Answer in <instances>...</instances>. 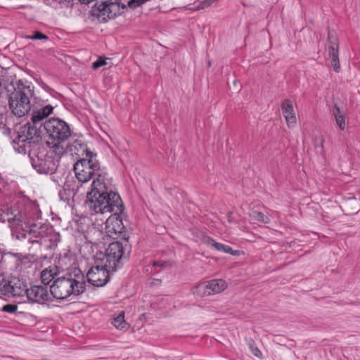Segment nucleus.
I'll list each match as a JSON object with an SVG mask.
<instances>
[{
    "label": "nucleus",
    "mask_w": 360,
    "mask_h": 360,
    "mask_svg": "<svg viewBox=\"0 0 360 360\" xmlns=\"http://www.w3.org/2000/svg\"><path fill=\"white\" fill-rule=\"evenodd\" d=\"M86 203L89 210L102 215L111 214L105 223V230L110 238H115L124 231V225L120 214L124 211V205L118 193L115 192L104 176L91 184L87 192Z\"/></svg>",
    "instance_id": "1"
},
{
    "label": "nucleus",
    "mask_w": 360,
    "mask_h": 360,
    "mask_svg": "<svg viewBox=\"0 0 360 360\" xmlns=\"http://www.w3.org/2000/svg\"><path fill=\"white\" fill-rule=\"evenodd\" d=\"M12 230V236L18 240H25L27 248L30 250L32 245L39 248L46 242L47 228L38 226L32 222L31 217L27 212H18L7 219Z\"/></svg>",
    "instance_id": "2"
},
{
    "label": "nucleus",
    "mask_w": 360,
    "mask_h": 360,
    "mask_svg": "<svg viewBox=\"0 0 360 360\" xmlns=\"http://www.w3.org/2000/svg\"><path fill=\"white\" fill-rule=\"evenodd\" d=\"M84 290L85 277L77 268H73L64 276L57 278L50 286L52 297L57 300H65L71 295L77 296Z\"/></svg>",
    "instance_id": "3"
},
{
    "label": "nucleus",
    "mask_w": 360,
    "mask_h": 360,
    "mask_svg": "<svg viewBox=\"0 0 360 360\" xmlns=\"http://www.w3.org/2000/svg\"><path fill=\"white\" fill-rule=\"evenodd\" d=\"M13 90L8 95V106L12 113L22 117L31 110V98L34 95V87L27 81L18 79L11 83Z\"/></svg>",
    "instance_id": "4"
},
{
    "label": "nucleus",
    "mask_w": 360,
    "mask_h": 360,
    "mask_svg": "<svg viewBox=\"0 0 360 360\" xmlns=\"http://www.w3.org/2000/svg\"><path fill=\"white\" fill-rule=\"evenodd\" d=\"M41 130L33 123H27L21 127L17 137L12 141L14 150L22 154L38 150L39 145L41 142Z\"/></svg>",
    "instance_id": "5"
},
{
    "label": "nucleus",
    "mask_w": 360,
    "mask_h": 360,
    "mask_svg": "<svg viewBox=\"0 0 360 360\" xmlns=\"http://www.w3.org/2000/svg\"><path fill=\"white\" fill-rule=\"evenodd\" d=\"M86 158L79 160L74 165V171L75 176L82 184L87 183L94 176L96 177L93 180L92 183L97 180L100 176H104L105 181L111 184V179L108 178L105 172L100 169L98 162L94 158V155L90 150L86 152Z\"/></svg>",
    "instance_id": "6"
},
{
    "label": "nucleus",
    "mask_w": 360,
    "mask_h": 360,
    "mask_svg": "<svg viewBox=\"0 0 360 360\" xmlns=\"http://www.w3.org/2000/svg\"><path fill=\"white\" fill-rule=\"evenodd\" d=\"M130 255V248L124 247L122 243L116 241L111 243L105 250V253L100 254L96 259L104 264V266L110 268L112 271L120 269Z\"/></svg>",
    "instance_id": "7"
},
{
    "label": "nucleus",
    "mask_w": 360,
    "mask_h": 360,
    "mask_svg": "<svg viewBox=\"0 0 360 360\" xmlns=\"http://www.w3.org/2000/svg\"><path fill=\"white\" fill-rule=\"evenodd\" d=\"M29 158L34 169L44 174H52L56 172L58 167V160L52 155L43 152H29Z\"/></svg>",
    "instance_id": "8"
},
{
    "label": "nucleus",
    "mask_w": 360,
    "mask_h": 360,
    "mask_svg": "<svg viewBox=\"0 0 360 360\" xmlns=\"http://www.w3.org/2000/svg\"><path fill=\"white\" fill-rule=\"evenodd\" d=\"M44 128L49 136L55 141H65L70 134L68 124L58 118H51L44 123Z\"/></svg>",
    "instance_id": "9"
},
{
    "label": "nucleus",
    "mask_w": 360,
    "mask_h": 360,
    "mask_svg": "<svg viewBox=\"0 0 360 360\" xmlns=\"http://www.w3.org/2000/svg\"><path fill=\"white\" fill-rule=\"evenodd\" d=\"M113 272L110 268L104 266V264L96 259V264L92 266L86 274L87 281L92 285L102 287L109 281V274Z\"/></svg>",
    "instance_id": "10"
},
{
    "label": "nucleus",
    "mask_w": 360,
    "mask_h": 360,
    "mask_svg": "<svg viewBox=\"0 0 360 360\" xmlns=\"http://www.w3.org/2000/svg\"><path fill=\"white\" fill-rule=\"evenodd\" d=\"M125 4H122V6L117 1H102L93 10L94 15L98 18H101L103 20H107L115 18L118 13H120V8H124Z\"/></svg>",
    "instance_id": "11"
},
{
    "label": "nucleus",
    "mask_w": 360,
    "mask_h": 360,
    "mask_svg": "<svg viewBox=\"0 0 360 360\" xmlns=\"http://www.w3.org/2000/svg\"><path fill=\"white\" fill-rule=\"evenodd\" d=\"M26 297L30 302L41 304L52 301L53 298L51 291L41 285H34L28 288Z\"/></svg>",
    "instance_id": "12"
},
{
    "label": "nucleus",
    "mask_w": 360,
    "mask_h": 360,
    "mask_svg": "<svg viewBox=\"0 0 360 360\" xmlns=\"http://www.w3.org/2000/svg\"><path fill=\"white\" fill-rule=\"evenodd\" d=\"M328 55L331 65L335 72H339L340 69L339 56H338V41L335 34L331 31L328 32Z\"/></svg>",
    "instance_id": "13"
},
{
    "label": "nucleus",
    "mask_w": 360,
    "mask_h": 360,
    "mask_svg": "<svg viewBox=\"0 0 360 360\" xmlns=\"http://www.w3.org/2000/svg\"><path fill=\"white\" fill-rule=\"evenodd\" d=\"M28 288L25 281L17 278H13L8 282L6 295L8 297H22L27 295Z\"/></svg>",
    "instance_id": "14"
},
{
    "label": "nucleus",
    "mask_w": 360,
    "mask_h": 360,
    "mask_svg": "<svg viewBox=\"0 0 360 360\" xmlns=\"http://www.w3.org/2000/svg\"><path fill=\"white\" fill-rule=\"evenodd\" d=\"M200 240L203 244L212 248V249L217 251L222 252L232 255H239L238 250H233L230 246L224 245L223 243H218L215 241L213 238L205 234L202 235Z\"/></svg>",
    "instance_id": "15"
},
{
    "label": "nucleus",
    "mask_w": 360,
    "mask_h": 360,
    "mask_svg": "<svg viewBox=\"0 0 360 360\" xmlns=\"http://www.w3.org/2000/svg\"><path fill=\"white\" fill-rule=\"evenodd\" d=\"M281 110L287 125L289 127L294 126L296 123L297 119L293 109L292 103L288 99L284 100L281 104Z\"/></svg>",
    "instance_id": "16"
},
{
    "label": "nucleus",
    "mask_w": 360,
    "mask_h": 360,
    "mask_svg": "<svg viewBox=\"0 0 360 360\" xmlns=\"http://www.w3.org/2000/svg\"><path fill=\"white\" fill-rule=\"evenodd\" d=\"M53 107L51 105L34 110L32 115V121L34 124H37L53 112Z\"/></svg>",
    "instance_id": "17"
},
{
    "label": "nucleus",
    "mask_w": 360,
    "mask_h": 360,
    "mask_svg": "<svg viewBox=\"0 0 360 360\" xmlns=\"http://www.w3.org/2000/svg\"><path fill=\"white\" fill-rule=\"evenodd\" d=\"M207 282L211 295L220 293L228 287L226 282L223 279H212Z\"/></svg>",
    "instance_id": "18"
},
{
    "label": "nucleus",
    "mask_w": 360,
    "mask_h": 360,
    "mask_svg": "<svg viewBox=\"0 0 360 360\" xmlns=\"http://www.w3.org/2000/svg\"><path fill=\"white\" fill-rule=\"evenodd\" d=\"M63 142L64 141H58V143H53L51 150L48 153L49 155L56 158L58 162H59V159L66 151V147L63 144Z\"/></svg>",
    "instance_id": "19"
},
{
    "label": "nucleus",
    "mask_w": 360,
    "mask_h": 360,
    "mask_svg": "<svg viewBox=\"0 0 360 360\" xmlns=\"http://www.w3.org/2000/svg\"><path fill=\"white\" fill-rule=\"evenodd\" d=\"M57 274V269L56 267L53 268H46L44 269L41 273V282L44 285H48L49 283L54 278L55 276Z\"/></svg>",
    "instance_id": "20"
},
{
    "label": "nucleus",
    "mask_w": 360,
    "mask_h": 360,
    "mask_svg": "<svg viewBox=\"0 0 360 360\" xmlns=\"http://www.w3.org/2000/svg\"><path fill=\"white\" fill-rule=\"evenodd\" d=\"M192 292L194 295L201 297L211 295L207 281L200 283L193 288L192 289Z\"/></svg>",
    "instance_id": "21"
},
{
    "label": "nucleus",
    "mask_w": 360,
    "mask_h": 360,
    "mask_svg": "<svg viewBox=\"0 0 360 360\" xmlns=\"http://www.w3.org/2000/svg\"><path fill=\"white\" fill-rule=\"evenodd\" d=\"M333 114L335 117V122L341 130H344L345 129V116L341 113L340 108L335 105L333 110Z\"/></svg>",
    "instance_id": "22"
},
{
    "label": "nucleus",
    "mask_w": 360,
    "mask_h": 360,
    "mask_svg": "<svg viewBox=\"0 0 360 360\" xmlns=\"http://www.w3.org/2000/svg\"><path fill=\"white\" fill-rule=\"evenodd\" d=\"M112 324L117 329L123 330L127 328V323L124 320V315L123 311L113 319Z\"/></svg>",
    "instance_id": "23"
},
{
    "label": "nucleus",
    "mask_w": 360,
    "mask_h": 360,
    "mask_svg": "<svg viewBox=\"0 0 360 360\" xmlns=\"http://www.w3.org/2000/svg\"><path fill=\"white\" fill-rule=\"evenodd\" d=\"M324 138L323 136H316L313 139L314 146L318 153H323Z\"/></svg>",
    "instance_id": "24"
},
{
    "label": "nucleus",
    "mask_w": 360,
    "mask_h": 360,
    "mask_svg": "<svg viewBox=\"0 0 360 360\" xmlns=\"http://www.w3.org/2000/svg\"><path fill=\"white\" fill-rule=\"evenodd\" d=\"M251 217L253 220L261 221L265 224H268L270 221V219L267 216H265L262 212L259 211H253L251 214Z\"/></svg>",
    "instance_id": "25"
},
{
    "label": "nucleus",
    "mask_w": 360,
    "mask_h": 360,
    "mask_svg": "<svg viewBox=\"0 0 360 360\" xmlns=\"http://www.w3.org/2000/svg\"><path fill=\"white\" fill-rule=\"evenodd\" d=\"M9 281L6 280L5 276L0 274V295H6Z\"/></svg>",
    "instance_id": "26"
},
{
    "label": "nucleus",
    "mask_w": 360,
    "mask_h": 360,
    "mask_svg": "<svg viewBox=\"0 0 360 360\" xmlns=\"http://www.w3.org/2000/svg\"><path fill=\"white\" fill-rule=\"evenodd\" d=\"M107 64L106 58H98L96 61L92 63V68L96 70Z\"/></svg>",
    "instance_id": "27"
},
{
    "label": "nucleus",
    "mask_w": 360,
    "mask_h": 360,
    "mask_svg": "<svg viewBox=\"0 0 360 360\" xmlns=\"http://www.w3.org/2000/svg\"><path fill=\"white\" fill-rule=\"evenodd\" d=\"M27 38L30 39H34V40H37V39L42 40V39H47L48 37L39 31H36L32 36H29V37H27Z\"/></svg>",
    "instance_id": "28"
},
{
    "label": "nucleus",
    "mask_w": 360,
    "mask_h": 360,
    "mask_svg": "<svg viewBox=\"0 0 360 360\" xmlns=\"http://www.w3.org/2000/svg\"><path fill=\"white\" fill-rule=\"evenodd\" d=\"M17 309H18L17 305L8 304H6L3 307L2 311L7 312V313L12 314V313L15 312L17 311Z\"/></svg>",
    "instance_id": "29"
},
{
    "label": "nucleus",
    "mask_w": 360,
    "mask_h": 360,
    "mask_svg": "<svg viewBox=\"0 0 360 360\" xmlns=\"http://www.w3.org/2000/svg\"><path fill=\"white\" fill-rule=\"evenodd\" d=\"M75 0H59V3L65 7H72Z\"/></svg>",
    "instance_id": "30"
},
{
    "label": "nucleus",
    "mask_w": 360,
    "mask_h": 360,
    "mask_svg": "<svg viewBox=\"0 0 360 360\" xmlns=\"http://www.w3.org/2000/svg\"><path fill=\"white\" fill-rule=\"evenodd\" d=\"M0 129H4V134H6L7 132L9 133L11 131V129H8V128H6V125L4 123H2V122L0 123Z\"/></svg>",
    "instance_id": "31"
},
{
    "label": "nucleus",
    "mask_w": 360,
    "mask_h": 360,
    "mask_svg": "<svg viewBox=\"0 0 360 360\" xmlns=\"http://www.w3.org/2000/svg\"><path fill=\"white\" fill-rule=\"evenodd\" d=\"M253 354L256 356H259V354H261V352L259 349H255V352H253Z\"/></svg>",
    "instance_id": "32"
},
{
    "label": "nucleus",
    "mask_w": 360,
    "mask_h": 360,
    "mask_svg": "<svg viewBox=\"0 0 360 360\" xmlns=\"http://www.w3.org/2000/svg\"><path fill=\"white\" fill-rule=\"evenodd\" d=\"M161 283V281L159 279H154V281L153 282V284L154 285H158Z\"/></svg>",
    "instance_id": "33"
},
{
    "label": "nucleus",
    "mask_w": 360,
    "mask_h": 360,
    "mask_svg": "<svg viewBox=\"0 0 360 360\" xmlns=\"http://www.w3.org/2000/svg\"><path fill=\"white\" fill-rule=\"evenodd\" d=\"M163 265H164V263H160L158 262H153V266H163Z\"/></svg>",
    "instance_id": "34"
}]
</instances>
